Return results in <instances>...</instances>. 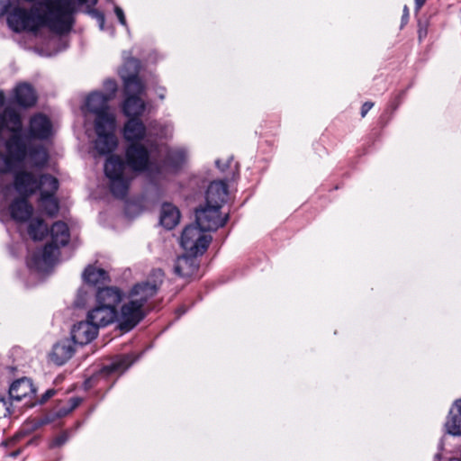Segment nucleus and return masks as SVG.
I'll return each instance as SVG.
<instances>
[{
    "label": "nucleus",
    "mask_w": 461,
    "mask_h": 461,
    "mask_svg": "<svg viewBox=\"0 0 461 461\" xmlns=\"http://www.w3.org/2000/svg\"><path fill=\"white\" fill-rule=\"evenodd\" d=\"M51 242L43 250L34 253L27 259L30 268L44 271L50 267L59 255V247L68 243L70 233L68 225L63 221L55 222L50 229Z\"/></svg>",
    "instance_id": "0eeeda50"
},
{
    "label": "nucleus",
    "mask_w": 461,
    "mask_h": 461,
    "mask_svg": "<svg viewBox=\"0 0 461 461\" xmlns=\"http://www.w3.org/2000/svg\"><path fill=\"white\" fill-rule=\"evenodd\" d=\"M197 255L188 253L177 258L175 263L174 271L182 277H191L196 274L199 263L196 259Z\"/></svg>",
    "instance_id": "ddd939ff"
},
{
    "label": "nucleus",
    "mask_w": 461,
    "mask_h": 461,
    "mask_svg": "<svg viewBox=\"0 0 461 461\" xmlns=\"http://www.w3.org/2000/svg\"><path fill=\"white\" fill-rule=\"evenodd\" d=\"M204 231L199 226H187L181 236L183 249L193 255L203 254L212 240V237L204 234Z\"/></svg>",
    "instance_id": "9d476101"
},
{
    "label": "nucleus",
    "mask_w": 461,
    "mask_h": 461,
    "mask_svg": "<svg viewBox=\"0 0 461 461\" xmlns=\"http://www.w3.org/2000/svg\"><path fill=\"white\" fill-rule=\"evenodd\" d=\"M56 393V391L54 389H49L45 392V393L42 395L41 402L43 403L46 401H48L50 398H51Z\"/></svg>",
    "instance_id": "c85d7f7f"
},
{
    "label": "nucleus",
    "mask_w": 461,
    "mask_h": 461,
    "mask_svg": "<svg viewBox=\"0 0 461 461\" xmlns=\"http://www.w3.org/2000/svg\"><path fill=\"white\" fill-rule=\"evenodd\" d=\"M196 223L203 230L212 231L221 227L227 221L228 216L221 218L220 209L217 205H209L207 203L204 207L195 211Z\"/></svg>",
    "instance_id": "9b49d317"
},
{
    "label": "nucleus",
    "mask_w": 461,
    "mask_h": 461,
    "mask_svg": "<svg viewBox=\"0 0 461 461\" xmlns=\"http://www.w3.org/2000/svg\"><path fill=\"white\" fill-rule=\"evenodd\" d=\"M84 281L89 285H97L109 280L106 271L95 266H88L83 273Z\"/></svg>",
    "instance_id": "aec40b11"
},
{
    "label": "nucleus",
    "mask_w": 461,
    "mask_h": 461,
    "mask_svg": "<svg viewBox=\"0 0 461 461\" xmlns=\"http://www.w3.org/2000/svg\"><path fill=\"white\" fill-rule=\"evenodd\" d=\"M82 402L79 397H72L64 405L59 407L55 411V416L58 418L64 417L75 410Z\"/></svg>",
    "instance_id": "5701e85b"
},
{
    "label": "nucleus",
    "mask_w": 461,
    "mask_h": 461,
    "mask_svg": "<svg viewBox=\"0 0 461 461\" xmlns=\"http://www.w3.org/2000/svg\"><path fill=\"white\" fill-rule=\"evenodd\" d=\"M14 183L0 185V218L9 216L17 223L29 221L28 234L34 240H41L48 233V226L40 217H32L33 207L28 197L37 191V173L15 169Z\"/></svg>",
    "instance_id": "7ed1b4c3"
},
{
    "label": "nucleus",
    "mask_w": 461,
    "mask_h": 461,
    "mask_svg": "<svg viewBox=\"0 0 461 461\" xmlns=\"http://www.w3.org/2000/svg\"><path fill=\"white\" fill-rule=\"evenodd\" d=\"M4 102L5 95L0 91V106ZM22 130L21 115L13 108H5L0 114V175L11 173L24 164L41 168L48 161L47 149L32 140H48L54 135L50 118L37 113L30 118L24 138Z\"/></svg>",
    "instance_id": "f257e3e1"
},
{
    "label": "nucleus",
    "mask_w": 461,
    "mask_h": 461,
    "mask_svg": "<svg viewBox=\"0 0 461 461\" xmlns=\"http://www.w3.org/2000/svg\"><path fill=\"white\" fill-rule=\"evenodd\" d=\"M15 102L23 107L35 104L37 96L33 88L26 83L20 84L14 89Z\"/></svg>",
    "instance_id": "a211bd4d"
},
{
    "label": "nucleus",
    "mask_w": 461,
    "mask_h": 461,
    "mask_svg": "<svg viewBox=\"0 0 461 461\" xmlns=\"http://www.w3.org/2000/svg\"><path fill=\"white\" fill-rule=\"evenodd\" d=\"M73 340L64 339L54 345L50 359L56 365L61 366L72 357L75 353Z\"/></svg>",
    "instance_id": "dca6fc26"
},
{
    "label": "nucleus",
    "mask_w": 461,
    "mask_h": 461,
    "mask_svg": "<svg viewBox=\"0 0 461 461\" xmlns=\"http://www.w3.org/2000/svg\"><path fill=\"white\" fill-rule=\"evenodd\" d=\"M228 197L227 185L223 181H213L210 184L206 193V203L209 205H217L221 208Z\"/></svg>",
    "instance_id": "4468645a"
},
{
    "label": "nucleus",
    "mask_w": 461,
    "mask_h": 461,
    "mask_svg": "<svg viewBox=\"0 0 461 461\" xmlns=\"http://www.w3.org/2000/svg\"><path fill=\"white\" fill-rule=\"evenodd\" d=\"M445 428L448 434L461 436V399L456 400L451 407Z\"/></svg>",
    "instance_id": "f3484780"
},
{
    "label": "nucleus",
    "mask_w": 461,
    "mask_h": 461,
    "mask_svg": "<svg viewBox=\"0 0 461 461\" xmlns=\"http://www.w3.org/2000/svg\"><path fill=\"white\" fill-rule=\"evenodd\" d=\"M11 414V403L5 398L0 397V420Z\"/></svg>",
    "instance_id": "b1692460"
},
{
    "label": "nucleus",
    "mask_w": 461,
    "mask_h": 461,
    "mask_svg": "<svg viewBox=\"0 0 461 461\" xmlns=\"http://www.w3.org/2000/svg\"><path fill=\"white\" fill-rule=\"evenodd\" d=\"M104 23V15H100V27L103 29Z\"/></svg>",
    "instance_id": "7c9ffc66"
},
{
    "label": "nucleus",
    "mask_w": 461,
    "mask_h": 461,
    "mask_svg": "<svg viewBox=\"0 0 461 461\" xmlns=\"http://www.w3.org/2000/svg\"><path fill=\"white\" fill-rule=\"evenodd\" d=\"M111 95L94 92L86 101L87 111L96 115L95 122L96 138L94 140V148L100 155L111 153L117 147V139L114 135L115 118L109 112L108 107Z\"/></svg>",
    "instance_id": "39448f33"
},
{
    "label": "nucleus",
    "mask_w": 461,
    "mask_h": 461,
    "mask_svg": "<svg viewBox=\"0 0 461 461\" xmlns=\"http://www.w3.org/2000/svg\"><path fill=\"white\" fill-rule=\"evenodd\" d=\"M164 274L161 269L152 271L147 281L136 284L129 293L128 301L122 304L119 320L121 329L130 330L146 315V303L159 289Z\"/></svg>",
    "instance_id": "20e7f679"
},
{
    "label": "nucleus",
    "mask_w": 461,
    "mask_h": 461,
    "mask_svg": "<svg viewBox=\"0 0 461 461\" xmlns=\"http://www.w3.org/2000/svg\"><path fill=\"white\" fill-rule=\"evenodd\" d=\"M427 0H415V7L417 10H420L421 6L425 4Z\"/></svg>",
    "instance_id": "c756f323"
},
{
    "label": "nucleus",
    "mask_w": 461,
    "mask_h": 461,
    "mask_svg": "<svg viewBox=\"0 0 461 461\" xmlns=\"http://www.w3.org/2000/svg\"><path fill=\"white\" fill-rule=\"evenodd\" d=\"M373 105L372 102H366L361 107V116L365 117Z\"/></svg>",
    "instance_id": "cd10ccee"
},
{
    "label": "nucleus",
    "mask_w": 461,
    "mask_h": 461,
    "mask_svg": "<svg viewBox=\"0 0 461 461\" xmlns=\"http://www.w3.org/2000/svg\"><path fill=\"white\" fill-rule=\"evenodd\" d=\"M68 440V435L66 433L60 434L56 437L50 444V447H58L65 444Z\"/></svg>",
    "instance_id": "393cba45"
},
{
    "label": "nucleus",
    "mask_w": 461,
    "mask_h": 461,
    "mask_svg": "<svg viewBox=\"0 0 461 461\" xmlns=\"http://www.w3.org/2000/svg\"><path fill=\"white\" fill-rule=\"evenodd\" d=\"M34 393L35 388L32 381L26 377L14 381L9 388L10 398L17 402L30 398Z\"/></svg>",
    "instance_id": "2eb2a0df"
},
{
    "label": "nucleus",
    "mask_w": 461,
    "mask_h": 461,
    "mask_svg": "<svg viewBox=\"0 0 461 461\" xmlns=\"http://www.w3.org/2000/svg\"><path fill=\"white\" fill-rule=\"evenodd\" d=\"M158 123L151 122L146 127L141 121L130 118L124 125L123 136L131 144L126 149L127 163L122 157L110 156L104 164V174L109 180V188L112 194L123 198L128 191L132 172H147L152 175L154 163L151 153L155 148L154 136L167 137L168 128L158 131Z\"/></svg>",
    "instance_id": "f03ea898"
},
{
    "label": "nucleus",
    "mask_w": 461,
    "mask_h": 461,
    "mask_svg": "<svg viewBox=\"0 0 461 461\" xmlns=\"http://www.w3.org/2000/svg\"><path fill=\"white\" fill-rule=\"evenodd\" d=\"M159 97H160L161 99H163V98H164V94H163V93H160V94H159Z\"/></svg>",
    "instance_id": "72a5a7b5"
},
{
    "label": "nucleus",
    "mask_w": 461,
    "mask_h": 461,
    "mask_svg": "<svg viewBox=\"0 0 461 461\" xmlns=\"http://www.w3.org/2000/svg\"><path fill=\"white\" fill-rule=\"evenodd\" d=\"M98 329L99 328L88 319L85 321H80L72 328V340L75 344L86 345L97 336Z\"/></svg>",
    "instance_id": "f8f14e48"
},
{
    "label": "nucleus",
    "mask_w": 461,
    "mask_h": 461,
    "mask_svg": "<svg viewBox=\"0 0 461 461\" xmlns=\"http://www.w3.org/2000/svg\"><path fill=\"white\" fill-rule=\"evenodd\" d=\"M132 364V360L131 356H122L120 358L113 361L111 365L105 366V369L108 373L112 372H123L125 371Z\"/></svg>",
    "instance_id": "4be33fe9"
},
{
    "label": "nucleus",
    "mask_w": 461,
    "mask_h": 461,
    "mask_svg": "<svg viewBox=\"0 0 461 461\" xmlns=\"http://www.w3.org/2000/svg\"><path fill=\"white\" fill-rule=\"evenodd\" d=\"M216 166L221 168V170H223V167H221V163H220V160H216Z\"/></svg>",
    "instance_id": "473e14b6"
},
{
    "label": "nucleus",
    "mask_w": 461,
    "mask_h": 461,
    "mask_svg": "<svg viewBox=\"0 0 461 461\" xmlns=\"http://www.w3.org/2000/svg\"><path fill=\"white\" fill-rule=\"evenodd\" d=\"M408 15H409L408 7L404 6V9H403V18L404 17H408Z\"/></svg>",
    "instance_id": "2f4dec72"
},
{
    "label": "nucleus",
    "mask_w": 461,
    "mask_h": 461,
    "mask_svg": "<svg viewBox=\"0 0 461 461\" xmlns=\"http://www.w3.org/2000/svg\"><path fill=\"white\" fill-rule=\"evenodd\" d=\"M114 13H115L116 17L118 18L120 23L126 27L127 22H126V18H125L123 10L120 6L116 5L114 7Z\"/></svg>",
    "instance_id": "bb28decb"
},
{
    "label": "nucleus",
    "mask_w": 461,
    "mask_h": 461,
    "mask_svg": "<svg viewBox=\"0 0 461 461\" xmlns=\"http://www.w3.org/2000/svg\"><path fill=\"white\" fill-rule=\"evenodd\" d=\"M104 87L107 90V93L105 95H111V99H112L116 92V89H117V85H116L115 81L111 80V79L106 80L104 82Z\"/></svg>",
    "instance_id": "a878e982"
},
{
    "label": "nucleus",
    "mask_w": 461,
    "mask_h": 461,
    "mask_svg": "<svg viewBox=\"0 0 461 461\" xmlns=\"http://www.w3.org/2000/svg\"><path fill=\"white\" fill-rule=\"evenodd\" d=\"M186 152L183 149H171L167 151L166 165L176 169L185 159Z\"/></svg>",
    "instance_id": "412c9836"
},
{
    "label": "nucleus",
    "mask_w": 461,
    "mask_h": 461,
    "mask_svg": "<svg viewBox=\"0 0 461 461\" xmlns=\"http://www.w3.org/2000/svg\"><path fill=\"white\" fill-rule=\"evenodd\" d=\"M180 220V212L178 209L171 203H164L161 208L160 222L168 229H173Z\"/></svg>",
    "instance_id": "6ab92c4d"
},
{
    "label": "nucleus",
    "mask_w": 461,
    "mask_h": 461,
    "mask_svg": "<svg viewBox=\"0 0 461 461\" xmlns=\"http://www.w3.org/2000/svg\"><path fill=\"white\" fill-rule=\"evenodd\" d=\"M37 191H40L39 206L50 216H54L59 211V203L55 197L59 188L58 179L49 174H37Z\"/></svg>",
    "instance_id": "1a4fd4ad"
},
{
    "label": "nucleus",
    "mask_w": 461,
    "mask_h": 461,
    "mask_svg": "<svg viewBox=\"0 0 461 461\" xmlns=\"http://www.w3.org/2000/svg\"><path fill=\"white\" fill-rule=\"evenodd\" d=\"M95 297V306L88 312L87 318L97 328L105 327L118 318L116 306L122 300V294L115 287H104L98 289Z\"/></svg>",
    "instance_id": "6e6552de"
},
{
    "label": "nucleus",
    "mask_w": 461,
    "mask_h": 461,
    "mask_svg": "<svg viewBox=\"0 0 461 461\" xmlns=\"http://www.w3.org/2000/svg\"><path fill=\"white\" fill-rule=\"evenodd\" d=\"M138 70L139 60L135 59H129L121 70L126 96L122 110L126 116L132 118L140 116L145 110V103L141 98L145 86L137 76Z\"/></svg>",
    "instance_id": "423d86ee"
}]
</instances>
